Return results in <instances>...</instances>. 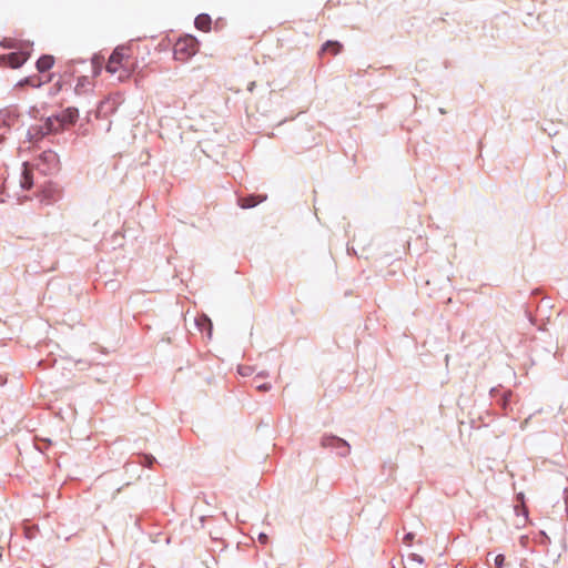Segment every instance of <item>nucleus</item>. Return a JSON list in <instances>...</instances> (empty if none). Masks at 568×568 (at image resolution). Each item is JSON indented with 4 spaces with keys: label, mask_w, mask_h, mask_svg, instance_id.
I'll use <instances>...</instances> for the list:
<instances>
[{
    "label": "nucleus",
    "mask_w": 568,
    "mask_h": 568,
    "mask_svg": "<svg viewBox=\"0 0 568 568\" xmlns=\"http://www.w3.org/2000/svg\"><path fill=\"white\" fill-rule=\"evenodd\" d=\"M337 443L348 447V444L346 442L342 440V439H337Z\"/></svg>",
    "instance_id": "nucleus-18"
},
{
    "label": "nucleus",
    "mask_w": 568,
    "mask_h": 568,
    "mask_svg": "<svg viewBox=\"0 0 568 568\" xmlns=\"http://www.w3.org/2000/svg\"><path fill=\"white\" fill-rule=\"evenodd\" d=\"M266 539H267L266 535H264V534H261V535H260V540H262L263 542H265V541H266Z\"/></svg>",
    "instance_id": "nucleus-17"
},
{
    "label": "nucleus",
    "mask_w": 568,
    "mask_h": 568,
    "mask_svg": "<svg viewBox=\"0 0 568 568\" xmlns=\"http://www.w3.org/2000/svg\"><path fill=\"white\" fill-rule=\"evenodd\" d=\"M504 561H505V557L504 555H498L495 557V567L496 568H501L503 565H504Z\"/></svg>",
    "instance_id": "nucleus-13"
},
{
    "label": "nucleus",
    "mask_w": 568,
    "mask_h": 568,
    "mask_svg": "<svg viewBox=\"0 0 568 568\" xmlns=\"http://www.w3.org/2000/svg\"><path fill=\"white\" fill-rule=\"evenodd\" d=\"M270 388V386L267 384H263V385H258L257 386V389L260 390H267Z\"/></svg>",
    "instance_id": "nucleus-16"
},
{
    "label": "nucleus",
    "mask_w": 568,
    "mask_h": 568,
    "mask_svg": "<svg viewBox=\"0 0 568 568\" xmlns=\"http://www.w3.org/2000/svg\"><path fill=\"white\" fill-rule=\"evenodd\" d=\"M406 538L412 539L410 534H407V535H406Z\"/></svg>",
    "instance_id": "nucleus-21"
},
{
    "label": "nucleus",
    "mask_w": 568,
    "mask_h": 568,
    "mask_svg": "<svg viewBox=\"0 0 568 568\" xmlns=\"http://www.w3.org/2000/svg\"><path fill=\"white\" fill-rule=\"evenodd\" d=\"M343 50V44L339 43L338 41H326L322 48H321V51H320V54H324V53H329L332 55H337L338 53H341Z\"/></svg>",
    "instance_id": "nucleus-10"
},
{
    "label": "nucleus",
    "mask_w": 568,
    "mask_h": 568,
    "mask_svg": "<svg viewBox=\"0 0 568 568\" xmlns=\"http://www.w3.org/2000/svg\"><path fill=\"white\" fill-rule=\"evenodd\" d=\"M266 200L265 195H247L239 199L242 209H251Z\"/></svg>",
    "instance_id": "nucleus-9"
},
{
    "label": "nucleus",
    "mask_w": 568,
    "mask_h": 568,
    "mask_svg": "<svg viewBox=\"0 0 568 568\" xmlns=\"http://www.w3.org/2000/svg\"><path fill=\"white\" fill-rule=\"evenodd\" d=\"M194 24L199 30L209 32L211 30V24H212L211 17L209 14H204V13L199 14L195 18Z\"/></svg>",
    "instance_id": "nucleus-11"
},
{
    "label": "nucleus",
    "mask_w": 568,
    "mask_h": 568,
    "mask_svg": "<svg viewBox=\"0 0 568 568\" xmlns=\"http://www.w3.org/2000/svg\"><path fill=\"white\" fill-rule=\"evenodd\" d=\"M135 61L132 59V50L130 47L120 45L110 55L106 63V71L118 74L119 81L130 78L133 72Z\"/></svg>",
    "instance_id": "nucleus-1"
},
{
    "label": "nucleus",
    "mask_w": 568,
    "mask_h": 568,
    "mask_svg": "<svg viewBox=\"0 0 568 568\" xmlns=\"http://www.w3.org/2000/svg\"><path fill=\"white\" fill-rule=\"evenodd\" d=\"M199 51V41L193 36L180 38L173 48L174 59L181 62L187 61Z\"/></svg>",
    "instance_id": "nucleus-3"
},
{
    "label": "nucleus",
    "mask_w": 568,
    "mask_h": 568,
    "mask_svg": "<svg viewBox=\"0 0 568 568\" xmlns=\"http://www.w3.org/2000/svg\"><path fill=\"white\" fill-rule=\"evenodd\" d=\"M1 45L4 48H13V42L11 40H4L1 42Z\"/></svg>",
    "instance_id": "nucleus-14"
},
{
    "label": "nucleus",
    "mask_w": 568,
    "mask_h": 568,
    "mask_svg": "<svg viewBox=\"0 0 568 568\" xmlns=\"http://www.w3.org/2000/svg\"><path fill=\"white\" fill-rule=\"evenodd\" d=\"M41 196L42 201H45L47 203L55 202L61 197V189L57 183L48 181L42 185Z\"/></svg>",
    "instance_id": "nucleus-6"
},
{
    "label": "nucleus",
    "mask_w": 568,
    "mask_h": 568,
    "mask_svg": "<svg viewBox=\"0 0 568 568\" xmlns=\"http://www.w3.org/2000/svg\"><path fill=\"white\" fill-rule=\"evenodd\" d=\"M20 185L23 190H30L33 185V165L29 162L23 163Z\"/></svg>",
    "instance_id": "nucleus-8"
},
{
    "label": "nucleus",
    "mask_w": 568,
    "mask_h": 568,
    "mask_svg": "<svg viewBox=\"0 0 568 568\" xmlns=\"http://www.w3.org/2000/svg\"><path fill=\"white\" fill-rule=\"evenodd\" d=\"M406 538L412 539L410 534H407V535H406Z\"/></svg>",
    "instance_id": "nucleus-22"
},
{
    "label": "nucleus",
    "mask_w": 568,
    "mask_h": 568,
    "mask_svg": "<svg viewBox=\"0 0 568 568\" xmlns=\"http://www.w3.org/2000/svg\"><path fill=\"white\" fill-rule=\"evenodd\" d=\"M201 321H202L205 325H207V327H209V335H211V326H212V325H211L210 320H207L206 317H203V318H201Z\"/></svg>",
    "instance_id": "nucleus-15"
},
{
    "label": "nucleus",
    "mask_w": 568,
    "mask_h": 568,
    "mask_svg": "<svg viewBox=\"0 0 568 568\" xmlns=\"http://www.w3.org/2000/svg\"><path fill=\"white\" fill-rule=\"evenodd\" d=\"M31 55V50L29 51H18L12 52L7 55L0 57L3 64H8L11 68H19L22 65Z\"/></svg>",
    "instance_id": "nucleus-5"
},
{
    "label": "nucleus",
    "mask_w": 568,
    "mask_h": 568,
    "mask_svg": "<svg viewBox=\"0 0 568 568\" xmlns=\"http://www.w3.org/2000/svg\"><path fill=\"white\" fill-rule=\"evenodd\" d=\"M4 140L3 135H0V143H2Z\"/></svg>",
    "instance_id": "nucleus-19"
},
{
    "label": "nucleus",
    "mask_w": 568,
    "mask_h": 568,
    "mask_svg": "<svg viewBox=\"0 0 568 568\" xmlns=\"http://www.w3.org/2000/svg\"><path fill=\"white\" fill-rule=\"evenodd\" d=\"M54 64V57L50 54L42 55L38 59V88L50 82L53 74L47 73Z\"/></svg>",
    "instance_id": "nucleus-4"
},
{
    "label": "nucleus",
    "mask_w": 568,
    "mask_h": 568,
    "mask_svg": "<svg viewBox=\"0 0 568 568\" xmlns=\"http://www.w3.org/2000/svg\"><path fill=\"white\" fill-rule=\"evenodd\" d=\"M61 88H62L61 80H60V79H58V80L54 82V84L52 85V88L50 89V92H49V93H50V94H57V93H59V92H60Z\"/></svg>",
    "instance_id": "nucleus-12"
},
{
    "label": "nucleus",
    "mask_w": 568,
    "mask_h": 568,
    "mask_svg": "<svg viewBox=\"0 0 568 568\" xmlns=\"http://www.w3.org/2000/svg\"><path fill=\"white\" fill-rule=\"evenodd\" d=\"M406 538L412 539L410 534H407V535H406Z\"/></svg>",
    "instance_id": "nucleus-20"
},
{
    "label": "nucleus",
    "mask_w": 568,
    "mask_h": 568,
    "mask_svg": "<svg viewBox=\"0 0 568 568\" xmlns=\"http://www.w3.org/2000/svg\"><path fill=\"white\" fill-rule=\"evenodd\" d=\"M41 163H45L48 165V169L43 170L44 173L53 172L59 169L58 155L52 151H45L40 158H38V170L40 169Z\"/></svg>",
    "instance_id": "nucleus-7"
},
{
    "label": "nucleus",
    "mask_w": 568,
    "mask_h": 568,
    "mask_svg": "<svg viewBox=\"0 0 568 568\" xmlns=\"http://www.w3.org/2000/svg\"><path fill=\"white\" fill-rule=\"evenodd\" d=\"M78 116V109L68 108L61 111L58 115L48 116L43 124L38 125V134L41 133L42 135H45L51 132H58L59 130L69 128L75 123Z\"/></svg>",
    "instance_id": "nucleus-2"
}]
</instances>
